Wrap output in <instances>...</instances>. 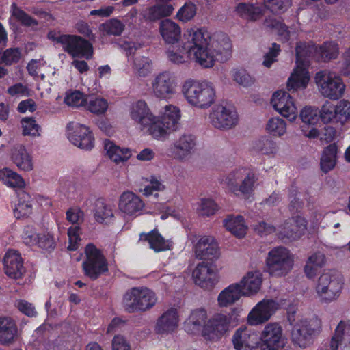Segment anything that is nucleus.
<instances>
[{"label": "nucleus", "instance_id": "obj_6", "mask_svg": "<svg viewBox=\"0 0 350 350\" xmlns=\"http://www.w3.org/2000/svg\"><path fill=\"white\" fill-rule=\"evenodd\" d=\"M315 82L320 94L325 98L336 100L345 94L346 85L336 72L323 70L316 73Z\"/></svg>", "mask_w": 350, "mask_h": 350}, {"label": "nucleus", "instance_id": "obj_49", "mask_svg": "<svg viewBox=\"0 0 350 350\" xmlns=\"http://www.w3.org/2000/svg\"><path fill=\"white\" fill-rule=\"evenodd\" d=\"M125 25L118 19H111L100 26L103 35L120 36L124 31Z\"/></svg>", "mask_w": 350, "mask_h": 350}, {"label": "nucleus", "instance_id": "obj_21", "mask_svg": "<svg viewBox=\"0 0 350 350\" xmlns=\"http://www.w3.org/2000/svg\"><path fill=\"white\" fill-rule=\"evenodd\" d=\"M118 208L122 213L129 216L137 215L144 208V203L139 196L127 191L120 195Z\"/></svg>", "mask_w": 350, "mask_h": 350}, {"label": "nucleus", "instance_id": "obj_28", "mask_svg": "<svg viewBox=\"0 0 350 350\" xmlns=\"http://www.w3.org/2000/svg\"><path fill=\"white\" fill-rule=\"evenodd\" d=\"M177 310L171 308L162 314L157 319L154 330L157 334H167L173 332L178 326Z\"/></svg>", "mask_w": 350, "mask_h": 350}, {"label": "nucleus", "instance_id": "obj_62", "mask_svg": "<svg viewBox=\"0 0 350 350\" xmlns=\"http://www.w3.org/2000/svg\"><path fill=\"white\" fill-rule=\"evenodd\" d=\"M21 52L17 48L6 49L1 56V61L5 65L17 63L21 59Z\"/></svg>", "mask_w": 350, "mask_h": 350}, {"label": "nucleus", "instance_id": "obj_47", "mask_svg": "<svg viewBox=\"0 0 350 350\" xmlns=\"http://www.w3.org/2000/svg\"><path fill=\"white\" fill-rule=\"evenodd\" d=\"M236 11L241 17L251 21H256L262 15L260 8L246 3H239L236 8Z\"/></svg>", "mask_w": 350, "mask_h": 350}, {"label": "nucleus", "instance_id": "obj_34", "mask_svg": "<svg viewBox=\"0 0 350 350\" xmlns=\"http://www.w3.org/2000/svg\"><path fill=\"white\" fill-rule=\"evenodd\" d=\"M12 159L16 166L23 171H31L33 169L31 157L21 144H16L13 147Z\"/></svg>", "mask_w": 350, "mask_h": 350}, {"label": "nucleus", "instance_id": "obj_59", "mask_svg": "<svg viewBox=\"0 0 350 350\" xmlns=\"http://www.w3.org/2000/svg\"><path fill=\"white\" fill-rule=\"evenodd\" d=\"M207 319V314L204 309L200 308L193 310L189 319L188 323L193 325L196 329H199L204 326Z\"/></svg>", "mask_w": 350, "mask_h": 350}, {"label": "nucleus", "instance_id": "obj_37", "mask_svg": "<svg viewBox=\"0 0 350 350\" xmlns=\"http://www.w3.org/2000/svg\"><path fill=\"white\" fill-rule=\"evenodd\" d=\"M18 202L14 210L16 218H25L32 213L31 198L24 191H20L18 193Z\"/></svg>", "mask_w": 350, "mask_h": 350}, {"label": "nucleus", "instance_id": "obj_13", "mask_svg": "<svg viewBox=\"0 0 350 350\" xmlns=\"http://www.w3.org/2000/svg\"><path fill=\"white\" fill-rule=\"evenodd\" d=\"M211 124L218 129L228 130L238 124V115L232 107L219 105L215 106L209 115Z\"/></svg>", "mask_w": 350, "mask_h": 350}, {"label": "nucleus", "instance_id": "obj_40", "mask_svg": "<svg viewBox=\"0 0 350 350\" xmlns=\"http://www.w3.org/2000/svg\"><path fill=\"white\" fill-rule=\"evenodd\" d=\"M338 54V46L333 42H327L321 46H317V59L324 62L336 59Z\"/></svg>", "mask_w": 350, "mask_h": 350}, {"label": "nucleus", "instance_id": "obj_20", "mask_svg": "<svg viewBox=\"0 0 350 350\" xmlns=\"http://www.w3.org/2000/svg\"><path fill=\"white\" fill-rule=\"evenodd\" d=\"M195 254L200 260H214L220 256L217 243L211 236L201 237L195 247Z\"/></svg>", "mask_w": 350, "mask_h": 350}, {"label": "nucleus", "instance_id": "obj_52", "mask_svg": "<svg viewBox=\"0 0 350 350\" xmlns=\"http://www.w3.org/2000/svg\"><path fill=\"white\" fill-rule=\"evenodd\" d=\"M12 15L23 25L34 27L38 25V21L16 6L15 3L12 5Z\"/></svg>", "mask_w": 350, "mask_h": 350}, {"label": "nucleus", "instance_id": "obj_17", "mask_svg": "<svg viewBox=\"0 0 350 350\" xmlns=\"http://www.w3.org/2000/svg\"><path fill=\"white\" fill-rule=\"evenodd\" d=\"M273 107L289 121H294L297 116V109L290 94L284 91L275 92L271 98Z\"/></svg>", "mask_w": 350, "mask_h": 350}, {"label": "nucleus", "instance_id": "obj_41", "mask_svg": "<svg viewBox=\"0 0 350 350\" xmlns=\"http://www.w3.org/2000/svg\"><path fill=\"white\" fill-rule=\"evenodd\" d=\"M337 150V146L335 144H332L325 148L321 159V168L323 172L327 173L334 169L336 163Z\"/></svg>", "mask_w": 350, "mask_h": 350}, {"label": "nucleus", "instance_id": "obj_19", "mask_svg": "<svg viewBox=\"0 0 350 350\" xmlns=\"http://www.w3.org/2000/svg\"><path fill=\"white\" fill-rule=\"evenodd\" d=\"M84 213L78 208H70L66 212V219L72 224H76L75 226H71L68 230V236L69 245L68 250L75 251L78 248L80 239V228L79 224L83 221Z\"/></svg>", "mask_w": 350, "mask_h": 350}, {"label": "nucleus", "instance_id": "obj_27", "mask_svg": "<svg viewBox=\"0 0 350 350\" xmlns=\"http://www.w3.org/2000/svg\"><path fill=\"white\" fill-rule=\"evenodd\" d=\"M69 139L75 146L81 149L90 150L94 146V137L89 128L83 124H76Z\"/></svg>", "mask_w": 350, "mask_h": 350}, {"label": "nucleus", "instance_id": "obj_8", "mask_svg": "<svg viewBox=\"0 0 350 350\" xmlns=\"http://www.w3.org/2000/svg\"><path fill=\"white\" fill-rule=\"evenodd\" d=\"M85 258L82 263L85 275L92 280L98 279L108 272V262L102 253L94 245L90 243L85 248Z\"/></svg>", "mask_w": 350, "mask_h": 350}, {"label": "nucleus", "instance_id": "obj_63", "mask_svg": "<svg viewBox=\"0 0 350 350\" xmlns=\"http://www.w3.org/2000/svg\"><path fill=\"white\" fill-rule=\"evenodd\" d=\"M232 77L234 81L245 87L250 86L254 83V78L245 70L233 71Z\"/></svg>", "mask_w": 350, "mask_h": 350}, {"label": "nucleus", "instance_id": "obj_5", "mask_svg": "<svg viewBox=\"0 0 350 350\" xmlns=\"http://www.w3.org/2000/svg\"><path fill=\"white\" fill-rule=\"evenodd\" d=\"M180 118V110L177 107L166 105L160 118L153 116L151 123L144 127L148 128L150 135L154 138L163 139L177 129Z\"/></svg>", "mask_w": 350, "mask_h": 350}, {"label": "nucleus", "instance_id": "obj_61", "mask_svg": "<svg viewBox=\"0 0 350 350\" xmlns=\"http://www.w3.org/2000/svg\"><path fill=\"white\" fill-rule=\"evenodd\" d=\"M266 5L272 12L280 13L291 5V0H264Z\"/></svg>", "mask_w": 350, "mask_h": 350}, {"label": "nucleus", "instance_id": "obj_58", "mask_svg": "<svg viewBox=\"0 0 350 350\" xmlns=\"http://www.w3.org/2000/svg\"><path fill=\"white\" fill-rule=\"evenodd\" d=\"M87 100L88 97L79 91L69 93L64 98V103L67 105L74 107L83 106Z\"/></svg>", "mask_w": 350, "mask_h": 350}, {"label": "nucleus", "instance_id": "obj_51", "mask_svg": "<svg viewBox=\"0 0 350 350\" xmlns=\"http://www.w3.org/2000/svg\"><path fill=\"white\" fill-rule=\"evenodd\" d=\"M87 109L91 113L100 115L104 113L108 108V102L103 98L88 97Z\"/></svg>", "mask_w": 350, "mask_h": 350}, {"label": "nucleus", "instance_id": "obj_7", "mask_svg": "<svg viewBox=\"0 0 350 350\" xmlns=\"http://www.w3.org/2000/svg\"><path fill=\"white\" fill-rule=\"evenodd\" d=\"M293 254L284 247H276L270 250L266 259L267 271L272 276L286 275L293 269Z\"/></svg>", "mask_w": 350, "mask_h": 350}, {"label": "nucleus", "instance_id": "obj_3", "mask_svg": "<svg viewBox=\"0 0 350 350\" xmlns=\"http://www.w3.org/2000/svg\"><path fill=\"white\" fill-rule=\"evenodd\" d=\"M182 92L189 104L200 109L208 108L216 96L214 85L206 81L187 80L182 87Z\"/></svg>", "mask_w": 350, "mask_h": 350}, {"label": "nucleus", "instance_id": "obj_12", "mask_svg": "<svg viewBox=\"0 0 350 350\" xmlns=\"http://www.w3.org/2000/svg\"><path fill=\"white\" fill-rule=\"evenodd\" d=\"M192 278L196 285L208 291L213 289L219 280L217 267L204 262L199 263L195 267Z\"/></svg>", "mask_w": 350, "mask_h": 350}, {"label": "nucleus", "instance_id": "obj_56", "mask_svg": "<svg viewBox=\"0 0 350 350\" xmlns=\"http://www.w3.org/2000/svg\"><path fill=\"white\" fill-rule=\"evenodd\" d=\"M134 68L137 74L140 77H146L151 72V62L148 57H136L133 63Z\"/></svg>", "mask_w": 350, "mask_h": 350}, {"label": "nucleus", "instance_id": "obj_2", "mask_svg": "<svg viewBox=\"0 0 350 350\" xmlns=\"http://www.w3.org/2000/svg\"><path fill=\"white\" fill-rule=\"evenodd\" d=\"M296 64L291 77L287 82L288 90H297L299 88H305L310 80L306 67L308 66V58L314 57L317 58V46L312 43H299L296 47Z\"/></svg>", "mask_w": 350, "mask_h": 350}, {"label": "nucleus", "instance_id": "obj_31", "mask_svg": "<svg viewBox=\"0 0 350 350\" xmlns=\"http://www.w3.org/2000/svg\"><path fill=\"white\" fill-rule=\"evenodd\" d=\"M160 33L167 44L177 42L181 37V29L180 26L170 19L162 21L159 25Z\"/></svg>", "mask_w": 350, "mask_h": 350}, {"label": "nucleus", "instance_id": "obj_16", "mask_svg": "<svg viewBox=\"0 0 350 350\" xmlns=\"http://www.w3.org/2000/svg\"><path fill=\"white\" fill-rule=\"evenodd\" d=\"M278 304L273 299H263L250 312L247 322L251 325H258L268 321L278 309Z\"/></svg>", "mask_w": 350, "mask_h": 350}, {"label": "nucleus", "instance_id": "obj_57", "mask_svg": "<svg viewBox=\"0 0 350 350\" xmlns=\"http://www.w3.org/2000/svg\"><path fill=\"white\" fill-rule=\"evenodd\" d=\"M266 129L274 135L281 136L286 133V124L280 118H272L267 122Z\"/></svg>", "mask_w": 350, "mask_h": 350}, {"label": "nucleus", "instance_id": "obj_1", "mask_svg": "<svg viewBox=\"0 0 350 350\" xmlns=\"http://www.w3.org/2000/svg\"><path fill=\"white\" fill-rule=\"evenodd\" d=\"M185 39L184 48L204 68L212 67L217 57L224 61L230 55L232 45L225 35L212 37L206 30L191 28L185 33Z\"/></svg>", "mask_w": 350, "mask_h": 350}, {"label": "nucleus", "instance_id": "obj_11", "mask_svg": "<svg viewBox=\"0 0 350 350\" xmlns=\"http://www.w3.org/2000/svg\"><path fill=\"white\" fill-rule=\"evenodd\" d=\"M176 83L174 75L167 71L157 75L151 81L152 95L160 100H167L176 93Z\"/></svg>", "mask_w": 350, "mask_h": 350}, {"label": "nucleus", "instance_id": "obj_45", "mask_svg": "<svg viewBox=\"0 0 350 350\" xmlns=\"http://www.w3.org/2000/svg\"><path fill=\"white\" fill-rule=\"evenodd\" d=\"M304 331L308 333L313 340L314 337L319 335L322 329V323L319 318L313 316L310 318L304 319L297 322Z\"/></svg>", "mask_w": 350, "mask_h": 350}, {"label": "nucleus", "instance_id": "obj_15", "mask_svg": "<svg viewBox=\"0 0 350 350\" xmlns=\"http://www.w3.org/2000/svg\"><path fill=\"white\" fill-rule=\"evenodd\" d=\"M63 49L72 57L92 58L93 55L92 44L87 40L77 35L68 34Z\"/></svg>", "mask_w": 350, "mask_h": 350}, {"label": "nucleus", "instance_id": "obj_54", "mask_svg": "<svg viewBox=\"0 0 350 350\" xmlns=\"http://www.w3.org/2000/svg\"><path fill=\"white\" fill-rule=\"evenodd\" d=\"M254 148L257 151L269 155H275L278 150V147L275 142L267 138H263L257 141L255 143Z\"/></svg>", "mask_w": 350, "mask_h": 350}, {"label": "nucleus", "instance_id": "obj_26", "mask_svg": "<svg viewBox=\"0 0 350 350\" xmlns=\"http://www.w3.org/2000/svg\"><path fill=\"white\" fill-rule=\"evenodd\" d=\"M306 225L304 219L301 217L291 218L284 222L281 226L280 234L283 239L289 240L299 239L304 232Z\"/></svg>", "mask_w": 350, "mask_h": 350}, {"label": "nucleus", "instance_id": "obj_32", "mask_svg": "<svg viewBox=\"0 0 350 350\" xmlns=\"http://www.w3.org/2000/svg\"><path fill=\"white\" fill-rule=\"evenodd\" d=\"M242 296L243 291L238 283L229 285L220 292L217 297L220 307H228L238 301Z\"/></svg>", "mask_w": 350, "mask_h": 350}, {"label": "nucleus", "instance_id": "obj_18", "mask_svg": "<svg viewBox=\"0 0 350 350\" xmlns=\"http://www.w3.org/2000/svg\"><path fill=\"white\" fill-rule=\"evenodd\" d=\"M231 318L229 315L217 314L206 324L203 334L210 339L223 336L229 329Z\"/></svg>", "mask_w": 350, "mask_h": 350}, {"label": "nucleus", "instance_id": "obj_38", "mask_svg": "<svg viewBox=\"0 0 350 350\" xmlns=\"http://www.w3.org/2000/svg\"><path fill=\"white\" fill-rule=\"evenodd\" d=\"M224 225L228 231L238 238L243 237L247 230L242 216H228L224 220Z\"/></svg>", "mask_w": 350, "mask_h": 350}, {"label": "nucleus", "instance_id": "obj_42", "mask_svg": "<svg viewBox=\"0 0 350 350\" xmlns=\"http://www.w3.org/2000/svg\"><path fill=\"white\" fill-rule=\"evenodd\" d=\"M95 220L99 223H107L113 217L111 206L103 200L98 199L95 202L94 211Z\"/></svg>", "mask_w": 350, "mask_h": 350}, {"label": "nucleus", "instance_id": "obj_24", "mask_svg": "<svg viewBox=\"0 0 350 350\" xmlns=\"http://www.w3.org/2000/svg\"><path fill=\"white\" fill-rule=\"evenodd\" d=\"M18 337V329L16 321L10 317H0V344L10 345L14 343Z\"/></svg>", "mask_w": 350, "mask_h": 350}, {"label": "nucleus", "instance_id": "obj_33", "mask_svg": "<svg viewBox=\"0 0 350 350\" xmlns=\"http://www.w3.org/2000/svg\"><path fill=\"white\" fill-rule=\"evenodd\" d=\"M350 345V320L341 321L330 342L331 350H338L339 344Z\"/></svg>", "mask_w": 350, "mask_h": 350}, {"label": "nucleus", "instance_id": "obj_39", "mask_svg": "<svg viewBox=\"0 0 350 350\" xmlns=\"http://www.w3.org/2000/svg\"><path fill=\"white\" fill-rule=\"evenodd\" d=\"M27 243H36L38 246L46 250H53L55 247V241L52 234L49 232L33 234L25 237Z\"/></svg>", "mask_w": 350, "mask_h": 350}, {"label": "nucleus", "instance_id": "obj_14", "mask_svg": "<svg viewBox=\"0 0 350 350\" xmlns=\"http://www.w3.org/2000/svg\"><path fill=\"white\" fill-rule=\"evenodd\" d=\"M261 350H279L285 344L282 326L278 323H267L260 333Z\"/></svg>", "mask_w": 350, "mask_h": 350}, {"label": "nucleus", "instance_id": "obj_9", "mask_svg": "<svg viewBox=\"0 0 350 350\" xmlns=\"http://www.w3.org/2000/svg\"><path fill=\"white\" fill-rule=\"evenodd\" d=\"M256 180V175L253 171L247 168H239L229 173L226 178V183L235 195H249L253 191Z\"/></svg>", "mask_w": 350, "mask_h": 350}, {"label": "nucleus", "instance_id": "obj_23", "mask_svg": "<svg viewBox=\"0 0 350 350\" xmlns=\"http://www.w3.org/2000/svg\"><path fill=\"white\" fill-rule=\"evenodd\" d=\"M196 144L195 136L189 133L181 135L174 143V157L179 160L188 158L193 152Z\"/></svg>", "mask_w": 350, "mask_h": 350}, {"label": "nucleus", "instance_id": "obj_53", "mask_svg": "<svg viewBox=\"0 0 350 350\" xmlns=\"http://www.w3.org/2000/svg\"><path fill=\"white\" fill-rule=\"evenodd\" d=\"M319 117L324 124H336V113L334 105L329 101H326L321 107Z\"/></svg>", "mask_w": 350, "mask_h": 350}, {"label": "nucleus", "instance_id": "obj_64", "mask_svg": "<svg viewBox=\"0 0 350 350\" xmlns=\"http://www.w3.org/2000/svg\"><path fill=\"white\" fill-rule=\"evenodd\" d=\"M196 6L193 3H185L178 12L177 18L183 22H187L196 15Z\"/></svg>", "mask_w": 350, "mask_h": 350}, {"label": "nucleus", "instance_id": "obj_30", "mask_svg": "<svg viewBox=\"0 0 350 350\" xmlns=\"http://www.w3.org/2000/svg\"><path fill=\"white\" fill-rule=\"evenodd\" d=\"M130 115L133 120L143 127L150 124L153 118V114L150 112L147 103L142 100L133 103Z\"/></svg>", "mask_w": 350, "mask_h": 350}, {"label": "nucleus", "instance_id": "obj_55", "mask_svg": "<svg viewBox=\"0 0 350 350\" xmlns=\"http://www.w3.org/2000/svg\"><path fill=\"white\" fill-rule=\"evenodd\" d=\"M183 38L184 42L182 50L180 49L176 51L173 49L169 50L167 52L168 59L174 64H184L187 62L189 56H191L188 52V50L184 48V44L186 42V40L185 39V35L183 36ZM191 56L193 57V55H191Z\"/></svg>", "mask_w": 350, "mask_h": 350}, {"label": "nucleus", "instance_id": "obj_10", "mask_svg": "<svg viewBox=\"0 0 350 350\" xmlns=\"http://www.w3.org/2000/svg\"><path fill=\"white\" fill-rule=\"evenodd\" d=\"M342 284L331 271H325L319 278L316 291L319 297L325 301H332L338 297Z\"/></svg>", "mask_w": 350, "mask_h": 350}, {"label": "nucleus", "instance_id": "obj_36", "mask_svg": "<svg viewBox=\"0 0 350 350\" xmlns=\"http://www.w3.org/2000/svg\"><path fill=\"white\" fill-rule=\"evenodd\" d=\"M139 239L142 241H147L150 248L157 252L167 250L171 247L170 243L165 240L158 231L155 230L148 234H140Z\"/></svg>", "mask_w": 350, "mask_h": 350}, {"label": "nucleus", "instance_id": "obj_46", "mask_svg": "<svg viewBox=\"0 0 350 350\" xmlns=\"http://www.w3.org/2000/svg\"><path fill=\"white\" fill-rule=\"evenodd\" d=\"M0 179L4 184L11 187H23L25 185L23 178L8 168L0 170Z\"/></svg>", "mask_w": 350, "mask_h": 350}, {"label": "nucleus", "instance_id": "obj_25", "mask_svg": "<svg viewBox=\"0 0 350 350\" xmlns=\"http://www.w3.org/2000/svg\"><path fill=\"white\" fill-rule=\"evenodd\" d=\"M232 343L237 350H252L257 343V335L246 327H241L234 334Z\"/></svg>", "mask_w": 350, "mask_h": 350}, {"label": "nucleus", "instance_id": "obj_48", "mask_svg": "<svg viewBox=\"0 0 350 350\" xmlns=\"http://www.w3.org/2000/svg\"><path fill=\"white\" fill-rule=\"evenodd\" d=\"M334 106L336 113V124L343 126L350 120V102L343 99Z\"/></svg>", "mask_w": 350, "mask_h": 350}, {"label": "nucleus", "instance_id": "obj_60", "mask_svg": "<svg viewBox=\"0 0 350 350\" xmlns=\"http://www.w3.org/2000/svg\"><path fill=\"white\" fill-rule=\"evenodd\" d=\"M217 210V206L213 200L202 199L200 201L198 212L202 216L208 217L214 215Z\"/></svg>", "mask_w": 350, "mask_h": 350}, {"label": "nucleus", "instance_id": "obj_4", "mask_svg": "<svg viewBox=\"0 0 350 350\" xmlns=\"http://www.w3.org/2000/svg\"><path fill=\"white\" fill-rule=\"evenodd\" d=\"M156 294L147 287H133L123 295L122 306L129 313L145 312L152 308L157 303Z\"/></svg>", "mask_w": 350, "mask_h": 350}, {"label": "nucleus", "instance_id": "obj_50", "mask_svg": "<svg viewBox=\"0 0 350 350\" xmlns=\"http://www.w3.org/2000/svg\"><path fill=\"white\" fill-rule=\"evenodd\" d=\"M22 133L24 136L36 137L40 135V126L33 118L25 117L21 120Z\"/></svg>", "mask_w": 350, "mask_h": 350}, {"label": "nucleus", "instance_id": "obj_22", "mask_svg": "<svg viewBox=\"0 0 350 350\" xmlns=\"http://www.w3.org/2000/svg\"><path fill=\"white\" fill-rule=\"evenodd\" d=\"M5 274L13 279L21 278L25 272L23 260L16 251L9 250L3 258Z\"/></svg>", "mask_w": 350, "mask_h": 350}, {"label": "nucleus", "instance_id": "obj_29", "mask_svg": "<svg viewBox=\"0 0 350 350\" xmlns=\"http://www.w3.org/2000/svg\"><path fill=\"white\" fill-rule=\"evenodd\" d=\"M262 278L259 271H252L241 279L238 284L240 285L244 296L256 293L260 288Z\"/></svg>", "mask_w": 350, "mask_h": 350}, {"label": "nucleus", "instance_id": "obj_44", "mask_svg": "<svg viewBox=\"0 0 350 350\" xmlns=\"http://www.w3.org/2000/svg\"><path fill=\"white\" fill-rule=\"evenodd\" d=\"M291 339L294 344L301 348H306L313 342L312 338L297 322L293 325Z\"/></svg>", "mask_w": 350, "mask_h": 350}, {"label": "nucleus", "instance_id": "obj_43", "mask_svg": "<svg viewBox=\"0 0 350 350\" xmlns=\"http://www.w3.org/2000/svg\"><path fill=\"white\" fill-rule=\"evenodd\" d=\"M174 10L170 3L157 4L147 9L145 17L150 21H157L161 18L170 16Z\"/></svg>", "mask_w": 350, "mask_h": 350}, {"label": "nucleus", "instance_id": "obj_35", "mask_svg": "<svg viewBox=\"0 0 350 350\" xmlns=\"http://www.w3.org/2000/svg\"><path fill=\"white\" fill-rule=\"evenodd\" d=\"M104 147L109 158L116 164L124 163L131 157L129 149L121 148L111 141L105 140Z\"/></svg>", "mask_w": 350, "mask_h": 350}]
</instances>
